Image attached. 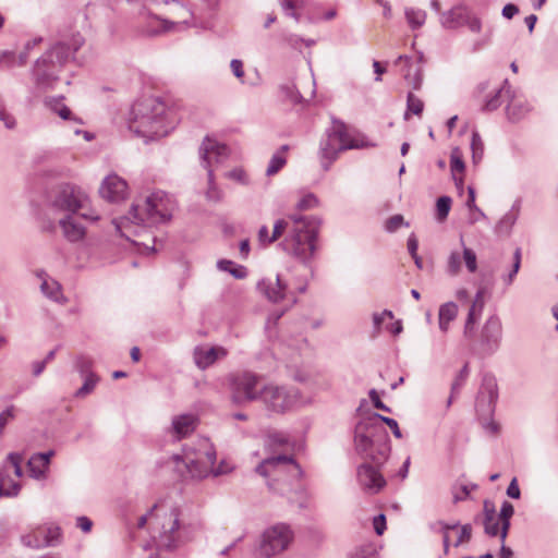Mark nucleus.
Returning <instances> with one entry per match:
<instances>
[{"label": "nucleus", "instance_id": "1", "mask_svg": "<svg viewBox=\"0 0 558 558\" xmlns=\"http://www.w3.org/2000/svg\"><path fill=\"white\" fill-rule=\"evenodd\" d=\"M179 515V509L165 500L154 504L142 514V529L147 527L153 541L150 547L174 550L192 539V526L182 523Z\"/></svg>", "mask_w": 558, "mask_h": 558}, {"label": "nucleus", "instance_id": "2", "mask_svg": "<svg viewBox=\"0 0 558 558\" xmlns=\"http://www.w3.org/2000/svg\"><path fill=\"white\" fill-rule=\"evenodd\" d=\"M84 37L73 34L69 40H60L52 45L34 64L33 80L40 92L54 87L59 81V73L74 53L84 45Z\"/></svg>", "mask_w": 558, "mask_h": 558}, {"label": "nucleus", "instance_id": "3", "mask_svg": "<svg viewBox=\"0 0 558 558\" xmlns=\"http://www.w3.org/2000/svg\"><path fill=\"white\" fill-rule=\"evenodd\" d=\"M171 461L182 478L202 480L210 474L219 476L232 470L225 461L215 466L216 451L208 439H199L196 447L185 448L182 456L174 454Z\"/></svg>", "mask_w": 558, "mask_h": 558}, {"label": "nucleus", "instance_id": "4", "mask_svg": "<svg viewBox=\"0 0 558 558\" xmlns=\"http://www.w3.org/2000/svg\"><path fill=\"white\" fill-rule=\"evenodd\" d=\"M369 147H376V143L360 132H351L342 121L333 119L332 126L327 131V138L320 142L322 167L325 171L329 170L339 154L344 150Z\"/></svg>", "mask_w": 558, "mask_h": 558}, {"label": "nucleus", "instance_id": "5", "mask_svg": "<svg viewBox=\"0 0 558 558\" xmlns=\"http://www.w3.org/2000/svg\"><path fill=\"white\" fill-rule=\"evenodd\" d=\"M174 123L175 109L170 100L161 96H149L142 100V138L145 143L167 136Z\"/></svg>", "mask_w": 558, "mask_h": 558}, {"label": "nucleus", "instance_id": "6", "mask_svg": "<svg viewBox=\"0 0 558 558\" xmlns=\"http://www.w3.org/2000/svg\"><path fill=\"white\" fill-rule=\"evenodd\" d=\"M354 448L361 458L379 466L387 461L391 451L389 435L385 427L374 426L366 416L355 425Z\"/></svg>", "mask_w": 558, "mask_h": 558}, {"label": "nucleus", "instance_id": "7", "mask_svg": "<svg viewBox=\"0 0 558 558\" xmlns=\"http://www.w3.org/2000/svg\"><path fill=\"white\" fill-rule=\"evenodd\" d=\"M177 208L175 198L162 190H154L145 195L142 204V239L147 233L145 228L168 225Z\"/></svg>", "mask_w": 558, "mask_h": 558}, {"label": "nucleus", "instance_id": "8", "mask_svg": "<svg viewBox=\"0 0 558 558\" xmlns=\"http://www.w3.org/2000/svg\"><path fill=\"white\" fill-rule=\"evenodd\" d=\"M89 199L87 194L78 186L63 183L54 187L47 199V209L52 215H75L85 208Z\"/></svg>", "mask_w": 558, "mask_h": 558}, {"label": "nucleus", "instance_id": "9", "mask_svg": "<svg viewBox=\"0 0 558 558\" xmlns=\"http://www.w3.org/2000/svg\"><path fill=\"white\" fill-rule=\"evenodd\" d=\"M318 230L319 228L305 229V225L291 228L279 245L287 254L306 263L316 251Z\"/></svg>", "mask_w": 558, "mask_h": 558}, {"label": "nucleus", "instance_id": "10", "mask_svg": "<svg viewBox=\"0 0 558 558\" xmlns=\"http://www.w3.org/2000/svg\"><path fill=\"white\" fill-rule=\"evenodd\" d=\"M169 4H172L170 9V14L173 17L178 19V21L173 22L166 19H161L159 16H153L151 24L149 23L146 29L149 36H157L160 34L174 32L181 25H192L190 19L193 16V13L186 7L181 4L178 0H145V5H151L156 9H159L161 5Z\"/></svg>", "mask_w": 558, "mask_h": 558}, {"label": "nucleus", "instance_id": "11", "mask_svg": "<svg viewBox=\"0 0 558 558\" xmlns=\"http://www.w3.org/2000/svg\"><path fill=\"white\" fill-rule=\"evenodd\" d=\"M294 537L291 527L284 523H277L267 527L256 550V558H272L287 550Z\"/></svg>", "mask_w": 558, "mask_h": 558}, {"label": "nucleus", "instance_id": "12", "mask_svg": "<svg viewBox=\"0 0 558 558\" xmlns=\"http://www.w3.org/2000/svg\"><path fill=\"white\" fill-rule=\"evenodd\" d=\"M260 401L268 411L284 413L293 409L300 401L296 388L277 385H265L260 390Z\"/></svg>", "mask_w": 558, "mask_h": 558}, {"label": "nucleus", "instance_id": "13", "mask_svg": "<svg viewBox=\"0 0 558 558\" xmlns=\"http://www.w3.org/2000/svg\"><path fill=\"white\" fill-rule=\"evenodd\" d=\"M256 473L263 477L276 476L269 481L268 487L280 494H284L283 489L277 488L276 484L279 483V475L284 471H290L292 476L301 477L302 469L295 462L292 456L279 454L264 459L255 469Z\"/></svg>", "mask_w": 558, "mask_h": 558}, {"label": "nucleus", "instance_id": "14", "mask_svg": "<svg viewBox=\"0 0 558 558\" xmlns=\"http://www.w3.org/2000/svg\"><path fill=\"white\" fill-rule=\"evenodd\" d=\"M23 456L21 453L11 452L0 468V497L17 496L21 486Z\"/></svg>", "mask_w": 558, "mask_h": 558}, {"label": "nucleus", "instance_id": "15", "mask_svg": "<svg viewBox=\"0 0 558 558\" xmlns=\"http://www.w3.org/2000/svg\"><path fill=\"white\" fill-rule=\"evenodd\" d=\"M231 387L232 400L238 404L260 400V390L263 388L260 378L251 372L234 375L231 379Z\"/></svg>", "mask_w": 558, "mask_h": 558}, {"label": "nucleus", "instance_id": "16", "mask_svg": "<svg viewBox=\"0 0 558 558\" xmlns=\"http://www.w3.org/2000/svg\"><path fill=\"white\" fill-rule=\"evenodd\" d=\"M498 399V387L495 377L484 375L475 400V411L478 418L493 417Z\"/></svg>", "mask_w": 558, "mask_h": 558}, {"label": "nucleus", "instance_id": "17", "mask_svg": "<svg viewBox=\"0 0 558 558\" xmlns=\"http://www.w3.org/2000/svg\"><path fill=\"white\" fill-rule=\"evenodd\" d=\"M502 339V324L497 315H490L480 332L482 350L487 354L496 352Z\"/></svg>", "mask_w": 558, "mask_h": 558}, {"label": "nucleus", "instance_id": "18", "mask_svg": "<svg viewBox=\"0 0 558 558\" xmlns=\"http://www.w3.org/2000/svg\"><path fill=\"white\" fill-rule=\"evenodd\" d=\"M201 158L204 167L213 169V163H221L229 156V148L227 145L216 142L206 137L199 148Z\"/></svg>", "mask_w": 558, "mask_h": 558}, {"label": "nucleus", "instance_id": "19", "mask_svg": "<svg viewBox=\"0 0 558 558\" xmlns=\"http://www.w3.org/2000/svg\"><path fill=\"white\" fill-rule=\"evenodd\" d=\"M357 482L368 494H377L386 485L380 472L368 463H363L357 468Z\"/></svg>", "mask_w": 558, "mask_h": 558}, {"label": "nucleus", "instance_id": "20", "mask_svg": "<svg viewBox=\"0 0 558 558\" xmlns=\"http://www.w3.org/2000/svg\"><path fill=\"white\" fill-rule=\"evenodd\" d=\"M100 196L111 203L120 202L128 195L126 182L117 174L105 178L99 189Z\"/></svg>", "mask_w": 558, "mask_h": 558}, {"label": "nucleus", "instance_id": "21", "mask_svg": "<svg viewBox=\"0 0 558 558\" xmlns=\"http://www.w3.org/2000/svg\"><path fill=\"white\" fill-rule=\"evenodd\" d=\"M138 206L132 204L129 215L113 220L116 230L126 240L136 244L135 236L138 233Z\"/></svg>", "mask_w": 558, "mask_h": 558}, {"label": "nucleus", "instance_id": "22", "mask_svg": "<svg viewBox=\"0 0 558 558\" xmlns=\"http://www.w3.org/2000/svg\"><path fill=\"white\" fill-rule=\"evenodd\" d=\"M228 351L223 347H203L198 345L194 349L193 359L196 366L205 369L213 365L217 360L227 356Z\"/></svg>", "mask_w": 558, "mask_h": 558}, {"label": "nucleus", "instance_id": "23", "mask_svg": "<svg viewBox=\"0 0 558 558\" xmlns=\"http://www.w3.org/2000/svg\"><path fill=\"white\" fill-rule=\"evenodd\" d=\"M258 290L271 302H279L288 296L287 284L276 276L275 279L266 278L258 282Z\"/></svg>", "mask_w": 558, "mask_h": 558}, {"label": "nucleus", "instance_id": "24", "mask_svg": "<svg viewBox=\"0 0 558 558\" xmlns=\"http://www.w3.org/2000/svg\"><path fill=\"white\" fill-rule=\"evenodd\" d=\"M37 277L41 280L40 291L47 299L59 304L66 303L62 287L56 279L48 276L44 270L38 271Z\"/></svg>", "mask_w": 558, "mask_h": 558}, {"label": "nucleus", "instance_id": "25", "mask_svg": "<svg viewBox=\"0 0 558 558\" xmlns=\"http://www.w3.org/2000/svg\"><path fill=\"white\" fill-rule=\"evenodd\" d=\"M470 9L464 4H458L440 14V24L446 29H456L464 26Z\"/></svg>", "mask_w": 558, "mask_h": 558}, {"label": "nucleus", "instance_id": "26", "mask_svg": "<svg viewBox=\"0 0 558 558\" xmlns=\"http://www.w3.org/2000/svg\"><path fill=\"white\" fill-rule=\"evenodd\" d=\"M74 215L62 216L58 220V225L62 229L63 236L71 243H76L85 238V228L75 221Z\"/></svg>", "mask_w": 558, "mask_h": 558}, {"label": "nucleus", "instance_id": "27", "mask_svg": "<svg viewBox=\"0 0 558 558\" xmlns=\"http://www.w3.org/2000/svg\"><path fill=\"white\" fill-rule=\"evenodd\" d=\"M198 423V418L194 414H180L172 418V430L178 439L184 438L192 434Z\"/></svg>", "mask_w": 558, "mask_h": 558}, {"label": "nucleus", "instance_id": "28", "mask_svg": "<svg viewBox=\"0 0 558 558\" xmlns=\"http://www.w3.org/2000/svg\"><path fill=\"white\" fill-rule=\"evenodd\" d=\"M45 107L50 110L52 113L58 114L62 120L74 121L76 123H82V120L75 116H73L71 109L64 104V97L59 96H49L44 99Z\"/></svg>", "mask_w": 558, "mask_h": 558}, {"label": "nucleus", "instance_id": "29", "mask_svg": "<svg viewBox=\"0 0 558 558\" xmlns=\"http://www.w3.org/2000/svg\"><path fill=\"white\" fill-rule=\"evenodd\" d=\"M458 316V305L454 302H447L440 305L438 311V325L442 332L449 330V325Z\"/></svg>", "mask_w": 558, "mask_h": 558}, {"label": "nucleus", "instance_id": "30", "mask_svg": "<svg viewBox=\"0 0 558 558\" xmlns=\"http://www.w3.org/2000/svg\"><path fill=\"white\" fill-rule=\"evenodd\" d=\"M27 468L33 478L44 480L46 478L49 470L47 458L38 453H34L27 461Z\"/></svg>", "mask_w": 558, "mask_h": 558}, {"label": "nucleus", "instance_id": "31", "mask_svg": "<svg viewBox=\"0 0 558 558\" xmlns=\"http://www.w3.org/2000/svg\"><path fill=\"white\" fill-rule=\"evenodd\" d=\"M519 217V205L514 204L511 209L506 213L495 227V232L498 235L508 236Z\"/></svg>", "mask_w": 558, "mask_h": 558}, {"label": "nucleus", "instance_id": "32", "mask_svg": "<svg viewBox=\"0 0 558 558\" xmlns=\"http://www.w3.org/2000/svg\"><path fill=\"white\" fill-rule=\"evenodd\" d=\"M530 110L531 107L525 100L515 97L510 100L506 108L507 117L512 122L522 120L524 117H526Z\"/></svg>", "mask_w": 558, "mask_h": 558}, {"label": "nucleus", "instance_id": "33", "mask_svg": "<svg viewBox=\"0 0 558 558\" xmlns=\"http://www.w3.org/2000/svg\"><path fill=\"white\" fill-rule=\"evenodd\" d=\"M289 221V230L305 225V229L319 228L320 219L315 216H302L300 214H290L287 219Z\"/></svg>", "mask_w": 558, "mask_h": 558}, {"label": "nucleus", "instance_id": "34", "mask_svg": "<svg viewBox=\"0 0 558 558\" xmlns=\"http://www.w3.org/2000/svg\"><path fill=\"white\" fill-rule=\"evenodd\" d=\"M469 375H470L469 363H465L451 384V391H450V397L448 398V401H447V408H449L451 405L454 397L460 393L462 387L466 383Z\"/></svg>", "mask_w": 558, "mask_h": 558}, {"label": "nucleus", "instance_id": "35", "mask_svg": "<svg viewBox=\"0 0 558 558\" xmlns=\"http://www.w3.org/2000/svg\"><path fill=\"white\" fill-rule=\"evenodd\" d=\"M514 513V508L511 502L505 500L501 505L500 512H499V519L501 521V529H500V539L504 543L509 529H510V519Z\"/></svg>", "mask_w": 558, "mask_h": 558}, {"label": "nucleus", "instance_id": "36", "mask_svg": "<svg viewBox=\"0 0 558 558\" xmlns=\"http://www.w3.org/2000/svg\"><path fill=\"white\" fill-rule=\"evenodd\" d=\"M483 310L470 306L469 313L464 323L463 336L464 338L472 340L475 336V326L482 315Z\"/></svg>", "mask_w": 558, "mask_h": 558}, {"label": "nucleus", "instance_id": "37", "mask_svg": "<svg viewBox=\"0 0 558 558\" xmlns=\"http://www.w3.org/2000/svg\"><path fill=\"white\" fill-rule=\"evenodd\" d=\"M374 426L384 427V423L391 429L393 436L396 438H402L401 430L399 428L398 422L395 418L384 416L378 413H372L367 416Z\"/></svg>", "mask_w": 558, "mask_h": 558}, {"label": "nucleus", "instance_id": "38", "mask_svg": "<svg viewBox=\"0 0 558 558\" xmlns=\"http://www.w3.org/2000/svg\"><path fill=\"white\" fill-rule=\"evenodd\" d=\"M404 14L407 22L412 29L422 27L425 24L427 17V14L424 10L415 8H405Z\"/></svg>", "mask_w": 558, "mask_h": 558}, {"label": "nucleus", "instance_id": "39", "mask_svg": "<svg viewBox=\"0 0 558 558\" xmlns=\"http://www.w3.org/2000/svg\"><path fill=\"white\" fill-rule=\"evenodd\" d=\"M217 267L219 270L229 272L235 279H243L247 275V270L244 266L235 265L232 260H229V259L218 260Z\"/></svg>", "mask_w": 558, "mask_h": 558}, {"label": "nucleus", "instance_id": "40", "mask_svg": "<svg viewBox=\"0 0 558 558\" xmlns=\"http://www.w3.org/2000/svg\"><path fill=\"white\" fill-rule=\"evenodd\" d=\"M39 532L43 534L45 547L57 546L61 541V529L59 526L39 527Z\"/></svg>", "mask_w": 558, "mask_h": 558}, {"label": "nucleus", "instance_id": "41", "mask_svg": "<svg viewBox=\"0 0 558 558\" xmlns=\"http://www.w3.org/2000/svg\"><path fill=\"white\" fill-rule=\"evenodd\" d=\"M83 377H84V384L82 385L81 388H78L76 390V392H75L76 398H84L87 395H89L90 392H93V390L95 389V387L97 386V384L99 381V376L97 374H88Z\"/></svg>", "mask_w": 558, "mask_h": 558}, {"label": "nucleus", "instance_id": "42", "mask_svg": "<svg viewBox=\"0 0 558 558\" xmlns=\"http://www.w3.org/2000/svg\"><path fill=\"white\" fill-rule=\"evenodd\" d=\"M521 258H522L521 248L517 247L514 253H513V264H512V267H511L510 271L507 275L502 276V281H504L506 287H509V286L512 284L517 274L519 272L520 267H521Z\"/></svg>", "mask_w": 558, "mask_h": 558}, {"label": "nucleus", "instance_id": "43", "mask_svg": "<svg viewBox=\"0 0 558 558\" xmlns=\"http://www.w3.org/2000/svg\"><path fill=\"white\" fill-rule=\"evenodd\" d=\"M21 542L24 546L29 548L38 549L45 547V541L43 539V534L39 532V529L35 532L22 535Z\"/></svg>", "mask_w": 558, "mask_h": 558}, {"label": "nucleus", "instance_id": "44", "mask_svg": "<svg viewBox=\"0 0 558 558\" xmlns=\"http://www.w3.org/2000/svg\"><path fill=\"white\" fill-rule=\"evenodd\" d=\"M462 257L458 251H452L447 260L446 271L449 276L456 277L461 272Z\"/></svg>", "mask_w": 558, "mask_h": 558}, {"label": "nucleus", "instance_id": "45", "mask_svg": "<svg viewBox=\"0 0 558 558\" xmlns=\"http://www.w3.org/2000/svg\"><path fill=\"white\" fill-rule=\"evenodd\" d=\"M423 109L424 102L413 93H409L407 96V112L404 113V119L407 120L409 118L410 112L420 116Z\"/></svg>", "mask_w": 558, "mask_h": 558}, {"label": "nucleus", "instance_id": "46", "mask_svg": "<svg viewBox=\"0 0 558 558\" xmlns=\"http://www.w3.org/2000/svg\"><path fill=\"white\" fill-rule=\"evenodd\" d=\"M451 198L449 196H440L436 202V219L439 222H442L447 219L450 208H451Z\"/></svg>", "mask_w": 558, "mask_h": 558}, {"label": "nucleus", "instance_id": "47", "mask_svg": "<svg viewBox=\"0 0 558 558\" xmlns=\"http://www.w3.org/2000/svg\"><path fill=\"white\" fill-rule=\"evenodd\" d=\"M471 150L473 162L478 163L484 155V143L476 131L472 133Z\"/></svg>", "mask_w": 558, "mask_h": 558}, {"label": "nucleus", "instance_id": "48", "mask_svg": "<svg viewBox=\"0 0 558 558\" xmlns=\"http://www.w3.org/2000/svg\"><path fill=\"white\" fill-rule=\"evenodd\" d=\"M207 175H208V189L206 191V198L208 201L219 202L222 198V192L215 183L214 170L208 169Z\"/></svg>", "mask_w": 558, "mask_h": 558}, {"label": "nucleus", "instance_id": "49", "mask_svg": "<svg viewBox=\"0 0 558 558\" xmlns=\"http://www.w3.org/2000/svg\"><path fill=\"white\" fill-rule=\"evenodd\" d=\"M461 244L463 246V260L469 272L474 274L477 270V258L475 252L464 245L463 238L461 236Z\"/></svg>", "mask_w": 558, "mask_h": 558}, {"label": "nucleus", "instance_id": "50", "mask_svg": "<svg viewBox=\"0 0 558 558\" xmlns=\"http://www.w3.org/2000/svg\"><path fill=\"white\" fill-rule=\"evenodd\" d=\"M286 162H287V160L280 151L274 154L269 161V165L266 169V174L268 177H271V175L278 173L282 169V167L286 165Z\"/></svg>", "mask_w": 558, "mask_h": 558}, {"label": "nucleus", "instance_id": "51", "mask_svg": "<svg viewBox=\"0 0 558 558\" xmlns=\"http://www.w3.org/2000/svg\"><path fill=\"white\" fill-rule=\"evenodd\" d=\"M282 9L286 13L293 17L295 21L300 20V15L295 12L296 9H300L304 5V0H279Z\"/></svg>", "mask_w": 558, "mask_h": 558}, {"label": "nucleus", "instance_id": "52", "mask_svg": "<svg viewBox=\"0 0 558 558\" xmlns=\"http://www.w3.org/2000/svg\"><path fill=\"white\" fill-rule=\"evenodd\" d=\"M17 412V408L11 404L0 413V435L3 434L5 426L16 417Z\"/></svg>", "mask_w": 558, "mask_h": 558}, {"label": "nucleus", "instance_id": "53", "mask_svg": "<svg viewBox=\"0 0 558 558\" xmlns=\"http://www.w3.org/2000/svg\"><path fill=\"white\" fill-rule=\"evenodd\" d=\"M318 198L313 193L304 194L300 201L296 203V209L299 210H310L314 209L318 206Z\"/></svg>", "mask_w": 558, "mask_h": 558}, {"label": "nucleus", "instance_id": "54", "mask_svg": "<svg viewBox=\"0 0 558 558\" xmlns=\"http://www.w3.org/2000/svg\"><path fill=\"white\" fill-rule=\"evenodd\" d=\"M137 104L134 102L129 110L128 116L125 117L128 128L131 132H133L135 135H140V125L137 124Z\"/></svg>", "mask_w": 558, "mask_h": 558}, {"label": "nucleus", "instance_id": "55", "mask_svg": "<svg viewBox=\"0 0 558 558\" xmlns=\"http://www.w3.org/2000/svg\"><path fill=\"white\" fill-rule=\"evenodd\" d=\"M280 90L292 104L302 102L303 97L294 84H284L280 87Z\"/></svg>", "mask_w": 558, "mask_h": 558}, {"label": "nucleus", "instance_id": "56", "mask_svg": "<svg viewBox=\"0 0 558 558\" xmlns=\"http://www.w3.org/2000/svg\"><path fill=\"white\" fill-rule=\"evenodd\" d=\"M76 369L82 376L95 374L93 372V360L88 356H78L75 362Z\"/></svg>", "mask_w": 558, "mask_h": 558}, {"label": "nucleus", "instance_id": "57", "mask_svg": "<svg viewBox=\"0 0 558 558\" xmlns=\"http://www.w3.org/2000/svg\"><path fill=\"white\" fill-rule=\"evenodd\" d=\"M350 558H377V551L373 545H364L355 549Z\"/></svg>", "mask_w": 558, "mask_h": 558}, {"label": "nucleus", "instance_id": "58", "mask_svg": "<svg viewBox=\"0 0 558 558\" xmlns=\"http://www.w3.org/2000/svg\"><path fill=\"white\" fill-rule=\"evenodd\" d=\"M481 422V425L486 434L490 436H497L500 433V425L499 423L495 422L493 417L483 420L478 418Z\"/></svg>", "mask_w": 558, "mask_h": 558}, {"label": "nucleus", "instance_id": "59", "mask_svg": "<svg viewBox=\"0 0 558 558\" xmlns=\"http://www.w3.org/2000/svg\"><path fill=\"white\" fill-rule=\"evenodd\" d=\"M284 231L289 232V221L286 219H279L274 225L272 234L269 241H277Z\"/></svg>", "mask_w": 558, "mask_h": 558}, {"label": "nucleus", "instance_id": "60", "mask_svg": "<svg viewBox=\"0 0 558 558\" xmlns=\"http://www.w3.org/2000/svg\"><path fill=\"white\" fill-rule=\"evenodd\" d=\"M464 26H468V28L472 33H481L482 31V21L478 16L474 15L471 11L468 14V17L465 19Z\"/></svg>", "mask_w": 558, "mask_h": 558}, {"label": "nucleus", "instance_id": "61", "mask_svg": "<svg viewBox=\"0 0 558 558\" xmlns=\"http://www.w3.org/2000/svg\"><path fill=\"white\" fill-rule=\"evenodd\" d=\"M404 223L402 215H393L386 220L385 229L388 232H395Z\"/></svg>", "mask_w": 558, "mask_h": 558}, {"label": "nucleus", "instance_id": "62", "mask_svg": "<svg viewBox=\"0 0 558 558\" xmlns=\"http://www.w3.org/2000/svg\"><path fill=\"white\" fill-rule=\"evenodd\" d=\"M0 121H2L8 129H13L15 126V119L12 114H10L5 110V106H4V102L1 97H0Z\"/></svg>", "mask_w": 558, "mask_h": 558}, {"label": "nucleus", "instance_id": "63", "mask_svg": "<svg viewBox=\"0 0 558 558\" xmlns=\"http://www.w3.org/2000/svg\"><path fill=\"white\" fill-rule=\"evenodd\" d=\"M459 525V522L447 523L445 521H437L430 525V529L445 535V533L449 534L450 530H456Z\"/></svg>", "mask_w": 558, "mask_h": 558}, {"label": "nucleus", "instance_id": "64", "mask_svg": "<svg viewBox=\"0 0 558 558\" xmlns=\"http://www.w3.org/2000/svg\"><path fill=\"white\" fill-rule=\"evenodd\" d=\"M472 537V526L471 524H464L460 529V534L458 536V539L454 543V546L458 547L461 544L469 542Z\"/></svg>", "mask_w": 558, "mask_h": 558}]
</instances>
